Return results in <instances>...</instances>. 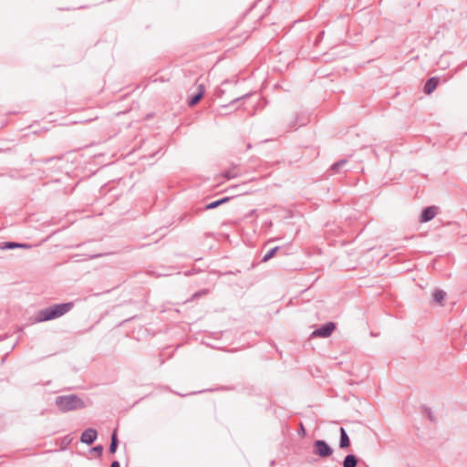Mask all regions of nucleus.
Instances as JSON below:
<instances>
[{
	"instance_id": "nucleus-3",
	"label": "nucleus",
	"mask_w": 467,
	"mask_h": 467,
	"mask_svg": "<svg viewBox=\"0 0 467 467\" xmlns=\"http://www.w3.org/2000/svg\"><path fill=\"white\" fill-rule=\"evenodd\" d=\"M333 450L331 447L322 440H317L314 443V453L320 457H328L332 454Z\"/></svg>"
},
{
	"instance_id": "nucleus-21",
	"label": "nucleus",
	"mask_w": 467,
	"mask_h": 467,
	"mask_svg": "<svg viewBox=\"0 0 467 467\" xmlns=\"http://www.w3.org/2000/svg\"><path fill=\"white\" fill-rule=\"evenodd\" d=\"M247 96H248V95H245V96H243V97H240V98L234 99H233V100L231 101V104L235 103V102L239 101L240 99H244V98H245V97H247Z\"/></svg>"
},
{
	"instance_id": "nucleus-4",
	"label": "nucleus",
	"mask_w": 467,
	"mask_h": 467,
	"mask_svg": "<svg viewBox=\"0 0 467 467\" xmlns=\"http://www.w3.org/2000/svg\"><path fill=\"white\" fill-rule=\"evenodd\" d=\"M336 325L334 322H327L326 324L322 325L318 328L315 329L312 332V337H328L332 332L335 330Z\"/></svg>"
},
{
	"instance_id": "nucleus-1",
	"label": "nucleus",
	"mask_w": 467,
	"mask_h": 467,
	"mask_svg": "<svg viewBox=\"0 0 467 467\" xmlns=\"http://www.w3.org/2000/svg\"><path fill=\"white\" fill-rule=\"evenodd\" d=\"M73 306L74 304L72 302H68L56 304L48 307L43 308L36 314L35 321L37 323H41L60 317L68 311H70Z\"/></svg>"
},
{
	"instance_id": "nucleus-14",
	"label": "nucleus",
	"mask_w": 467,
	"mask_h": 467,
	"mask_svg": "<svg viewBox=\"0 0 467 467\" xmlns=\"http://www.w3.org/2000/svg\"><path fill=\"white\" fill-rule=\"evenodd\" d=\"M348 163V161L346 159H342L335 163H333L330 167V171H332L334 173L340 172L341 169Z\"/></svg>"
},
{
	"instance_id": "nucleus-2",
	"label": "nucleus",
	"mask_w": 467,
	"mask_h": 467,
	"mask_svg": "<svg viewBox=\"0 0 467 467\" xmlns=\"http://www.w3.org/2000/svg\"><path fill=\"white\" fill-rule=\"evenodd\" d=\"M57 409L62 412H67L85 407L84 401L76 394L58 396L55 401Z\"/></svg>"
},
{
	"instance_id": "nucleus-13",
	"label": "nucleus",
	"mask_w": 467,
	"mask_h": 467,
	"mask_svg": "<svg viewBox=\"0 0 467 467\" xmlns=\"http://www.w3.org/2000/svg\"><path fill=\"white\" fill-rule=\"evenodd\" d=\"M229 200H230L229 197H224V198L216 200L214 202H210V203L205 205V210L215 209L218 206H220L221 204H223V203L227 202Z\"/></svg>"
},
{
	"instance_id": "nucleus-12",
	"label": "nucleus",
	"mask_w": 467,
	"mask_h": 467,
	"mask_svg": "<svg viewBox=\"0 0 467 467\" xmlns=\"http://www.w3.org/2000/svg\"><path fill=\"white\" fill-rule=\"evenodd\" d=\"M358 458L354 454H348L343 461V467H357Z\"/></svg>"
},
{
	"instance_id": "nucleus-8",
	"label": "nucleus",
	"mask_w": 467,
	"mask_h": 467,
	"mask_svg": "<svg viewBox=\"0 0 467 467\" xmlns=\"http://www.w3.org/2000/svg\"><path fill=\"white\" fill-rule=\"evenodd\" d=\"M439 82H440L439 78H437V77L430 78L424 85V92L426 94H431L432 91H434L436 89Z\"/></svg>"
},
{
	"instance_id": "nucleus-15",
	"label": "nucleus",
	"mask_w": 467,
	"mask_h": 467,
	"mask_svg": "<svg viewBox=\"0 0 467 467\" xmlns=\"http://www.w3.org/2000/svg\"><path fill=\"white\" fill-rule=\"evenodd\" d=\"M118 443H119V441H118L117 432L115 431L111 435V441H110V445H109V452L110 453L116 452L117 448H118Z\"/></svg>"
},
{
	"instance_id": "nucleus-10",
	"label": "nucleus",
	"mask_w": 467,
	"mask_h": 467,
	"mask_svg": "<svg viewBox=\"0 0 467 467\" xmlns=\"http://www.w3.org/2000/svg\"><path fill=\"white\" fill-rule=\"evenodd\" d=\"M350 445L348 435L344 428H340V441L339 446L342 449L348 448Z\"/></svg>"
},
{
	"instance_id": "nucleus-20",
	"label": "nucleus",
	"mask_w": 467,
	"mask_h": 467,
	"mask_svg": "<svg viewBox=\"0 0 467 467\" xmlns=\"http://www.w3.org/2000/svg\"><path fill=\"white\" fill-rule=\"evenodd\" d=\"M92 451L98 452L99 455H101V453L103 451V446L102 445H97L94 448H92Z\"/></svg>"
},
{
	"instance_id": "nucleus-22",
	"label": "nucleus",
	"mask_w": 467,
	"mask_h": 467,
	"mask_svg": "<svg viewBox=\"0 0 467 467\" xmlns=\"http://www.w3.org/2000/svg\"><path fill=\"white\" fill-rule=\"evenodd\" d=\"M110 467H120L119 462L118 461H114L111 462Z\"/></svg>"
},
{
	"instance_id": "nucleus-17",
	"label": "nucleus",
	"mask_w": 467,
	"mask_h": 467,
	"mask_svg": "<svg viewBox=\"0 0 467 467\" xmlns=\"http://www.w3.org/2000/svg\"><path fill=\"white\" fill-rule=\"evenodd\" d=\"M423 412H424V414L428 417V419L431 422H435L436 421V418H435L432 410H431V408L424 406L423 407Z\"/></svg>"
},
{
	"instance_id": "nucleus-7",
	"label": "nucleus",
	"mask_w": 467,
	"mask_h": 467,
	"mask_svg": "<svg viewBox=\"0 0 467 467\" xmlns=\"http://www.w3.org/2000/svg\"><path fill=\"white\" fill-rule=\"evenodd\" d=\"M196 88V93H194L189 98L188 105L190 107L195 106L202 99L205 93V88L202 84H198Z\"/></svg>"
},
{
	"instance_id": "nucleus-6",
	"label": "nucleus",
	"mask_w": 467,
	"mask_h": 467,
	"mask_svg": "<svg viewBox=\"0 0 467 467\" xmlns=\"http://www.w3.org/2000/svg\"><path fill=\"white\" fill-rule=\"evenodd\" d=\"M97 437H98L97 431L93 428H88L82 432V434L80 436V441L82 443L90 445L96 441Z\"/></svg>"
},
{
	"instance_id": "nucleus-5",
	"label": "nucleus",
	"mask_w": 467,
	"mask_h": 467,
	"mask_svg": "<svg viewBox=\"0 0 467 467\" xmlns=\"http://www.w3.org/2000/svg\"><path fill=\"white\" fill-rule=\"evenodd\" d=\"M438 212H439V208L435 205L424 208L421 213L420 222V223H428V222L431 221L438 214Z\"/></svg>"
},
{
	"instance_id": "nucleus-16",
	"label": "nucleus",
	"mask_w": 467,
	"mask_h": 467,
	"mask_svg": "<svg viewBox=\"0 0 467 467\" xmlns=\"http://www.w3.org/2000/svg\"><path fill=\"white\" fill-rule=\"evenodd\" d=\"M279 249L278 246H275L272 249H270L262 258V261L263 262H266L268 260H270L276 253V251Z\"/></svg>"
},
{
	"instance_id": "nucleus-11",
	"label": "nucleus",
	"mask_w": 467,
	"mask_h": 467,
	"mask_svg": "<svg viewBox=\"0 0 467 467\" xmlns=\"http://www.w3.org/2000/svg\"><path fill=\"white\" fill-rule=\"evenodd\" d=\"M28 244L15 243V242H5L1 244V248L3 250L5 249H15V248H28Z\"/></svg>"
},
{
	"instance_id": "nucleus-9",
	"label": "nucleus",
	"mask_w": 467,
	"mask_h": 467,
	"mask_svg": "<svg viewBox=\"0 0 467 467\" xmlns=\"http://www.w3.org/2000/svg\"><path fill=\"white\" fill-rule=\"evenodd\" d=\"M445 296H446V293H445V291H443L441 289H435L432 294L433 302L436 304H439L441 306L443 305L442 302H443Z\"/></svg>"
},
{
	"instance_id": "nucleus-18",
	"label": "nucleus",
	"mask_w": 467,
	"mask_h": 467,
	"mask_svg": "<svg viewBox=\"0 0 467 467\" xmlns=\"http://www.w3.org/2000/svg\"><path fill=\"white\" fill-rule=\"evenodd\" d=\"M223 177L230 180V179H234L235 177H237V173L234 172V171L232 170H229V171H226L224 173H223Z\"/></svg>"
},
{
	"instance_id": "nucleus-19",
	"label": "nucleus",
	"mask_w": 467,
	"mask_h": 467,
	"mask_svg": "<svg viewBox=\"0 0 467 467\" xmlns=\"http://www.w3.org/2000/svg\"><path fill=\"white\" fill-rule=\"evenodd\" d=\"M208 293V290L206 289H202V290H200V291H197L195 292L193 295H192V299H196L202 296H204Z\"/></svg>"
}]
</instances>
